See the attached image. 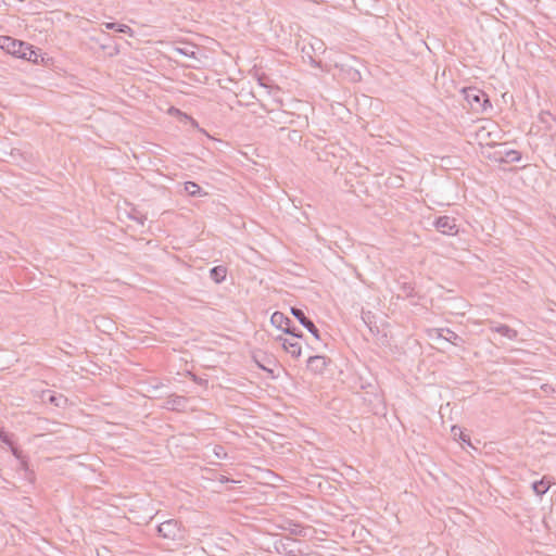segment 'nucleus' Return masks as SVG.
Returning a JSON list of instances; mask_svg holds the SVG:
<instances>
[{
  "label": "nucleus",
  "instance_id": "1",
  "mask_svg": "<svg viewBox=\"0 0 556 556\" xmlns=\"http://www.w3.org/2000/svg\"><path fill=\"white\" fill-rule=\"evenodd\" d=\"M462 92L472 112L483 113L488 108H492L490 98L483 90L471 86L463 88Z\"/></svg>",
  "mask_w": 556,
  "mask_h": 556
},
{
  "label": "nucleus",
  "instance_id": "2",
  "mask_svg": "<svg viewBox=\"0 0 556 556\" xmlns=\"http://www.w3.org/2000/svg\"><path fill=\"white\" fill-rule=\"evenodd\" d=\"M157 533L167 540L181 541L185 539L186 531L180 521L168 519L157 526Z\"/></svg>",
  "mask_w": 556,
  "mask_h": 556
},
{
  "label": "nucleus",
  "instance_id": "3",
  "mask_svg": "<svg viewBox=\"0 0 556 556\" xmlns=\"http://www.w3.org/2000/svg\"><path fill=\"white\" fill-rule=\"evenodd\" d=\"M270 321L273 326L287 334L299 339L303 337V332L294 326L293 320L281 312H275L270 317Z\"/></svg>",
  "mask_w": 556,
  "mask_h": 556
},
{
  "label": "nucleus",
  "instance_id": "4",
  "mask_svg": "<svg viewBox=\"0 0 556 556\" xmlns=\"http://www.w3.org/2000/svg\"><path fill=\"white\" fill-rule=\"evenodd\" d=\"M0 48L13 56L23 59L26 50L28 49V42L14 39L10 36H0Z\"/></svg>",
  "mask_w": 556,
  "mask_h": 556
},
{
  "label": "nucleus",
  "instance_id": "5",
  "mask_svg": "<svg viewBox=\"0 0 556 556\" xmlns=\"http://www.w3.org/2000/svg\"><path fill=\"white\" fill-rule=\"evenodd\" d=\"M433 226L443 235L455 236L458 233L456 219L447 215L435 218Z\"/></svg>",
  "mask_w": 556,
  "mask_h": 556
},
{
  "label": "nucleus",
  "instance_id": "6",
  "mask_svg": "<svg viewBox=\"0 0 556 556\" xmlns=\"http://www.w3.org/2000/svg\"><path fill=\"white\" fill-rule=\"evenodd\" d=\"M500 150L493 154V160L498 163H517L521 160V153L514 149H507L505 144H500Z\"/></svg>",
  "mask_w": 556,
  "mask_h": 556
},
{
  "label": "nucleus",
  "instance_id": "7",
  "mask_svg": "<svg viewBox=\"0 0 556 556\" xmlns=\"http://www.w3.org/2000/svg\"><path fill=\"white\" fill-rule=\"evenodd\" d=\"M291 313L299 320V323L315 337V339L321 340L318 328L315 326L313 320L305 315L302 308L291 307Z\"/></svg>",
  "mask_w": 556,
  "mask_h": 556
},
{
  "label": "nucleus",
  "instance_id": "8",
  "mask_svg": "<svg viewBox=\"0 0 556 556\" xmlns=\"http://www.w3.org/2000/svg\"><path fill=\"white\" fill-rule=\"evenodd\" d=\"M328 362L329 359L324 355L309 356L307 359V368L314 374H321Z\"/></svg>",
  "mask_w": 556,
  "mask_h": 556
},
{
  "label": "nucleus",
  "instance_id": "9",
  "mask_svg": "<svg viewBox=\"0 0 556 556\" xmlns=\"http://www.w3.org/2000/svg\"><path fill=\"white\" fill-rule=\"evenodd\" d=\"M261 354H264V350H256V353L253 354V359L255 361V363L257 364V366L261 369H263L274 376V371L276 368V361L271 359V358H265V357H264V359H261Z\"/></svg>",
  "mask_w": 556,
  "mask_h": 556
},
{
  "label": "nucleus",
  "instance_id": "10",
  "mask_svg": "<svg viewBox=\"0 0 556 556\" xmlns=\"http://www.w3.org/2000/svg\"><path fill=\"white\" fill-rule=\"evenodd\" d=\"M294 541L291 538H285L275 543L276 551L286 556H295V551L292 548Z\"/></svg>",
  "mask_w": 556,
  "mask_h": 556
},
{
  "label": "nucleus",
  "instance_id": "11",
  "mask_svg": "<svg viewBox=\"0 0 556 556\" xmlns=\"http://www.w3.org/2000/svg\"><path fill=\"white\" fill-rule=\"evenodd\" d=\"M25 55L23 56V60L29 61L34 64H38L40 62H43L45 58L41 54V50L39 48H35L30 43H28V49H25Z\"/></svg>",
  "mask_w": 556,
  "mask_h": 556
},
{
  "label": "nucleus",
  "instance_id": "12",
  "mask_svg": "<svg viewBox=\"0 0 556 556\" xmlns=\"http://www.w3.org/2000/svg\"><path fill=\"white\" fill-rule=\"evenodd\" d=\"M441 331H442V339L444 341L453 344L454 346H460L466 343L463 337L458 336L457 333H455L454 331H452L448 328H442Z\"/></svg>",
  "mask_w": 556,
  "mask_h": 556
},
{
  "label": "nucleus",
  "instance_id": "13",
  "mask_svg": "<svg viewBox=\"0 0 556 556\" xmlns=\"http://www.w3.org/2000/svg\"><path fill=\"white\" fill-rule=\"evenodd\" d=\"M538 121L543 125L545 131H552L554 129L556 118L548 111H542L538 116Z\"/></svg>",
  "mask_w": 556,
  "mask_h": 556
},
{
  "label": "nucleus",
  "instance_id": "14",
  "mask_svg": "<svg viewBox=\"0 0 556 556\" xmlns=\"http://www.w3.org/2000/svg\"><path fill=\"white\" fill-rule=\"evenodd\" d=\"M227 268L224 265L214 266L210 269V278L216 282L222 283L226 280Z\"/></svg>",
  "mask_w": 556,
  "mask_h": 556
},
{
  "label": "nucleus",
  "instance_id": "15",
  "mask_svg": "<svg viewBox=\"0 0 556 556\" xmlns=\"http://www.w3.org/2000/svg\"><path fill=\"white\" fill-rule=\"evenodd\" d=\"M552 482L546 478L536 480L532 483V490L538 496H543L551 488Z\"/></svg>",
  "mask_w": 556,
  "mask_h": 556
},
{
  "label": "nucleus",
  "instance_id": "16",
  "mask_svg": "<svg viewBox=\"0 0 556 556\" xmlns=\"http://www.w3.org/2000/svg\"><path fill=\"white\" fill-rule=\"evenodd\" d=\"M184 190L190 197H203L207 194V192L203 191V189L194 181H186L184 184Z\"/></svg>",
  "mask_w": 556,
  "mask_h": 556
},
{
  "label": "nucleus",
  "instance_id": "17",
  "mask_svg": "<svg viewBox=\"0 0 556 556\" xmlns=\"http://www.w3.org/2000/svg\"><path fill=\"white\" fill-rule=\"evenodd\" d=\"M186 404V399L184 396H179V395H170L167 397L166 402H165V408L167 409H180L181 407H184Z\"/></svg>",
  "mask_w": 556,
  "mask_h": 556
},
{
  "label": "nucleus",
  "instance_id": "18",
  "mask_svg": "<svg viewBox=\"0 0 556 556\" xmlns=\"http://www.w3.org/2000/svg\"><path fill=\"white\" fill-rule=\"evenodd\" d=\"M451 433H452V435H453V438H454L455 440H459V441H462L463 443H466V444H468L469 446H471L470 438H469L467 434H465V433L463 432V430H462V428H460V427H458V426H453V427L451 428Z\"/></svg>",
  "mask_w": 556,
  "mask_h": 556
},
{
  "label": "nucleus",
  "instance_id": "19",
  "mask_svg": "<svg viewBox=\"0 0 556 556\" xmlns=\"http://www.w3.org/2000/svg\"><path fill=\"white\" fill-rule=\"evenodd\" d=\"M496 332L500 334L507 337L508 339H514L517 337V331L508 327L507 325H500L495 328Z\"/></svg>",
  "mask_w": 556,
  "mask_h": 556
},
{
  "label": "nucleus",
  "instance_id": "20",
  "mask_svg": "<svg viewBox=\"0 0 556 556\" xmlns=\"http://www.w3.org/2000/svg\"><path fill=\"white\" fill-rule=\"evenodd\" d=\"M287 128L282 127L280 128V131H286ZM288 140L293 142V143H300L301 140H302V135L299 130H289L288 129Z\"/></svg>",
  "mask_w": 556,
  "mask_h": 556
},
{
  "label": "nucleus",
  "instance_id": "21",
  "mask_svg": "<svg viewBox=\"0 0 556 556\" xmlns=\"http://www.w3.org/2000/svg\"><path fill=\"white\" fill-rule=\"evenodd\" d=\"M400 291L404 296L410 298L414 296L415 288L410 282H403L400 285Z\"/></svg>",
  "mask_w": 556,
  "mask_h": 556
},
{
  "label": "nucleus",
  "instance_id": "22",
  "mask_svg": "<svg viewBox=\"0 0 556 556\" xmlns=\"http://www.w3.org/2000/svg\"><path fill=\"white\" fill-rule=\"evenodd\" d=\"M0 442L8 445L9 448L14 445L12 435L7 433L3 429H0Z\"/></svg>",
  "mask_w": 556,
  "mask_h": 556
},
{
  "label": "nucleus",
  "instance_id": "23",
  "mask_svg": "<svg viewBox=\"0 0 556 556\" xmlns=\"http://www.w3.org/2000/svg\"><path fill=\"white\" fill-rule=\"evenodd\" d=\"M213 454L219 458V459H226L228 457V454L223 445H215L213 447Z\"/></svg>",
  "mask_w": 556,
  "mask_h": 556
},
{
  "label": "nucleus",
  "instance_id": "24",
  "mask_svg": "<svg viewBox=\"0 0 556 556\" xmlns=\"http://www.w3.org/2000/svg\"><path fill=\"white\" fill-rule=\"evenodd\" d=\"M442 328H433L427 330V336L431 340H440L442 339Z\"/></svg>",
  "mask_w": 556,
  "mask_h": 556
},
{
  "label": "nucleus",
  "instance_id": "25",
  "mask_svg": "<svg viewBox=\"0 0 556 556\" xmlns=\"http://www.w3.org/2000/svg\"><path fill=\"white\" fill-rule=\"evenodd\" d=\"M176 51L186 56L195 58V52L193 50L189 49L188 47L176 48Z\"/></svg>",
  "mask_w": 556,
  "mask_h": 556
},
{
  "label": "nucleus",
  "instance_id": "26",
  "mask_svg": "<svg viewBox=\"0 0 556 556\" xmlns=\"http://www.w3.org/2000/svg\"><path fill=\"white\" fill-rule=\"evenodd\" d=\"M10 451H11L12 455H13L17 460H20V459H22V458H24V457H25V456L23 455L22 450H21L20 447L15 446V445L11 446Z\"/></svg>",
  "mask_w": 556,
  "mask_h": 556
},
{
  "label": "nucleus",
  "instance_id": "27",
  "mask_svg": "<svg viewBox=\"0 0 556 556\" xmlns=\"http://www.w3.org/2000/svg\"><path fill=\"white\" fill-rule=\"evenodd\" d=\"M371 313L370 312H362V318L364 320V323L368 326H370L371 324Z\"/></svg>",
  "mask_w": 556,
  "mask_h": 556
},
{
  "label": "nucleus",
  "instance_id": "28",
  "mask_svg": "<svg viewBox=\"0 0 556 556\" xmlns=\"http://www.w3.org/2000/svg\"><path fill=\"white\" fill-rule=\"evenodd\" d=\"M291 533L295 535H304V529L300 525H294L291 529Z\"/></svg>",
  "mask_w": 556,
  "mask_h": 556
},
{
  "label": "nucleus",
  "instance_id": "29",
  "mask_svg": "<svg viewBox=\"0 0 556 556\" xmlns=\"http://www.w3.org/2000/svg\"><path fill=\"white\" fill-rule=\"evenodd\" d=\"M281 348L287 349V348H302V346H301V344H300V343H298V342H294V343L289 342V343H288V340H285V341L282 342V344H281Z\"/></svg>",
  "mask_w": 556,
  "mask_h": 556
},
{
  "label": "nucleus",
  "instance_id": "30",
  "mask_svg": "<svg viewBox=\"0 0 556 556\" xmlns=\"http://www.w3.org/2000/svg\"><path fill=\"white\" fill-rule=\"evenodd\" d=\"M115 30L118 33H127V31H130L131 29L129 26H127L125 24H117Z\"/></svg>",
  "mask_w": 556,
  "mask_h": 556
},
{
  "label": "nucleus",
  "instance_id": "31",
  "mask_svg": "<svg viewBox=\"0 0 556 556\" xmlns=\"http://www.w3.org/2000/svg\"><path fill=\"white\" fill-rule=\"evenodd\" d=\"M18 462H20V468H21L22 470H24L25 472H27V471H28V462H27V458H26V457H24V458L20 459Z\"/></svg>",
  "mask_w": 556,
  "mask_h": 556
},
{
  "label": "nucleus",
  "instance_id": "32",
  "mask_svg": "<svg viewBox=\"0 0 556 556\" xmlns=\"http://www.w3.org/2000/svg\"><path fill=\"white\" fill-rule=\"evenodd\" d=\"M60 400H62V396H60V397L58 399L55 395H51V396H50V399H49V401H50L51 403H53L54 405H56V406H60Z\"/></svg>",
  "mask_w": 556,
  "mask_h": 556
},
{
  "label": "nucleus",
  "instance_id": "33",
  "mask_svg": "<svg viewBox=\"0 0 556 556\" xmlns=\"http://www.w3.org/2000/svg\"><path fill=\"white\" fill-rule=\"evenodd\" d=\"M162 386H163L162 383L150 384L147 391H149V392H150L151 390L156 391V390H157V389H160Z\"/></svg>",
  "mask_w": 556,
  "mask_h": 556
},
{
  "label": "nucleus",
  "instance_id": "34",
  "mask_svg": "<svg viewBox=\"0 0 556 556\" xmlns=\"http://www.w3.org/2000/svg\"><path fill=\"white\" fill-rule=\"evenodd\" d=\"M132 219L137 220L138 223H140L141 225L144 224V220H146V217L144 216H141V217H137L135 215H131L130 216Z\"/></svg>",
  "mask_w": 556,
  "mask_h": 556
},
{
  "label": "nucleus",
  "instance_id": "35",
  "mask_svg": "<svg viewBox=\"0 0 556 556\" xmlns=\"http://www.w3.org/2000/svg\"><path fill=\"white\" fill-rule=\"evenodd\" d=\"M301 352H302V350H301V349L292 350V356H293V357H299V356L301 355Z\"/></svg>",
  "mask_w": 556,
  "mask_h": 556
},
{
  "label": "nucleus",
  "instance_id": "36",
  "mask_svg": "<svg viewBox=\"0 0 556 556\" xmlns=\"http://www.w3.org/2000/svg\"><path fill=\"white\" fill-rule=\"evenodd\" d=\"M116 26H117V23H109V24H108V28H113V29H115V28H116Z\"/></svg>",
  "mask_w": 556,
  "mask_h": 556
}]
</instances>
